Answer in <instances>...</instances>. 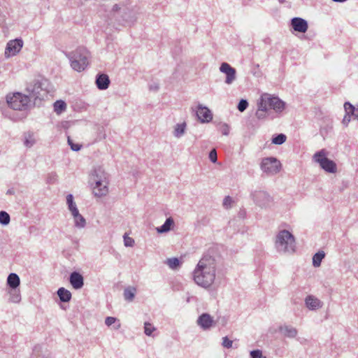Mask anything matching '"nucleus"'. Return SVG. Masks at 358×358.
<instances>
[{"label":"nucleus","mask_w":358,"mask_h":358,"mask_svg":"<svg viewBox=\"0 0 358 358\" xmlns=\"http://www.w3.org/2000/svg\"><path fill=\"white\" fill-rule=\"evenodd\" d=\"M216 266V260L213 257L204 255L194 270V282L202 287H209L215 281Z\"/></svg>","instance_id":"1"},{"label":"nucleus","mask_w":358,"mask_h":358,"mask_svg":"<svg viewBox=\"0 0 358 358\" xmlns=\"http://www.w3.org/2000/svg\"><path fill=\"white\" fill-rule=\"evenodd\" d=\"M275 246L280 252L293 253L296 248L294 236L287 230H281L276 235Z\"/></svg>","instance_id":"2"},{"label":"nucleus","mask_w":358,"mask_h":358,"mask_svg":"<svg viewBox=\"0 0 358 358\" xmlns=\"http://www.w3.org/2000/svg\"><path fill=\"white\" fill-rule=\"evenodd\" d=\"M6 101L9 107L15 110H25L29 107L30 99L27 95L17 92L13 95H8Z\"/></svg>","instance_id":"3"},{"label":"nucleus","mask_w":358,"mask_h":358,"mask_svg":"<svg viewBox=\"0 0 358 358\" xmlns=\"http://www.w3.org/2000/svg\"><path fill=\"white\" fill-rule=\"evenodd\" d=\"M281 167L280 162L273 157L263 158L260 164L262 171L268 175L277 174L280 172Z\"/></svg>","instance_id":"4"},{"label":"nucleus","mask_w":358,"mask_h":358,"mask_svg":"<svg viewBox=\"0 0 358 358\" xmlns=\"http://www.w3.org/2000/svg\"><path fill=\"white\" fill-rule=\"evenodd\" d=\"M313 158L315 162L320 164L321 168L325 171L331 173L336 172L337 168L336 163L326 157V152L324 150H322L316 152L314 155Z\"/></svg>","instance_id":"5"},{"label":"nucleus","mask_w":358,"mask_h":358,"mask_svg":"<svg viewBox=\"0 0 358 358\" xmlns=\"http://www.w3.org/2000/svg\"><path fill=\"white\" fill-rule=\"evenodd\" d=\"M43 83L40 81H34L27 87V95L29 99L34 100V104H40L43 99Z\"/></svg>","instance_id":"6"},{"label":"nucleus","mask_w":358,"mask_h":358,"mask_svg":"<svg viewBox=\"0 0 358 358\" xmlns=\"http://www.w3.org/2000/svg\"><path fill=\"white\" fill-rule=\"evenodd\" d=\"M260 99L269 109L274 110L276 113H280L285 109V103L277 96H272L268 94H264L261 96Z\"/></svg>","instance_id":"7"},{"label":"nucleus","mask_w":358,"mask_h":358,"mask_svg":"<svg viewBox=\"0 0 358 358\" xmlns=\"http://www.w3.org/2000/svg\"><path fill=\"white\" fill-rule=\"evenodd\" d=\"M251 195L255 203L261 208H268L273 202L271 196L264 191H255Z\"/></svg>","instance_id":"8"},{"label":"nucleus","mask_w":358,"mask_h":358,"mask_svg":"<svg viewBox=\"0 0 358 358\" xmlns=\"http://www.w3.org/2000/svg\"><path fill=\"white\" fill-rule=\"evenodd\" d=\"M220 72L226 75L225 83L227 85L232 84L236 79V71L228 63L223 62L220 66Z\"/></svg>","instance_id":"9"},{"label":"nucleus","mask_w":358,"mask_h":358,"mask_svg":"<svg viewBox=\"0 0 358 358\" xmlns=\"http://www.w3.org/2000/svg\"><path fill=\"white\" fill-rule=\"evenodd\" d=\"M66 55L69 59H73L85 62L87 66L88 65L90 53L85 48H78L74 52H69Z\"/></svg>","instance_id":"10"},{"label":"nucleus","mask_w":358,"mask_h":358,"mask_svg":"<svg viewBox=\"0 0 358 358\" xmlns=\"http://www.w3.org/2000/svg\"><path fill=\"white\" fill-rule=\"evenodd\" d=\"M23 46V41L22 39L16 38L10 41L6 45L5 55L7 57L14 56L20 52Z\"/></svg>","instance_id":"11"},{"label":"nucleus","mask_w":358,"mask_h":358,"mask_svg":"<svg viewBox=\"0 0 358 358\" xmlns=\"http://www.w3.org/2000/svg\"><path fill=\"white\" fill-rule=\"evenodd\" d=\"M196 323L203 330H208L215 325V322L208 313H202L198 317Z\"/></svg>","instance_id":"12"},{"label":"nucleus","mask_w":358,"mask_h":358,"mask_svg":"<svg viewBox=\"0 0 358 358\" xmlns=\"http://www.w3.org/2000/svg\"><path fill=\"white\" fill-rule=\"evenodd\" d=\"M291 26L295 31L300 33L306 32L308 28V22L306 20L299 17H293L291 20Z\"/></svg>","instance_id":"13"},{"label":"nucleus","mask_w":358,"mask_h":358,"mask_svg":"<svg viewBox=\"0 0 358 358\" xmlns=\"http://www.w3.org/2000/svg\"><path fill=\"white\" fill-rule=\"evenodd\" d=\"M91 180L94 183L99 184V181L105 182L108 180V175L102 166H97L93 170Z\"/></svg>","instance_id":"14"},{"label":"nucleus","mask_w":358,"mask_h":358,"mask_svg":"<svg viewBox=\"0 0 358 358\" xmlns=\"http://www.w3.org/2000/svg\"><path fill=\"white\" fill-rule=\"evenodd\" d=\"M196 115L201 122H209L213 119L211 111L207 107L202 105L198 106Z\"/></svg>","instance_id":"15"},{"label":"nucleus","mask_w":358,"mask_h":358,"mask_svg":"<svg viewBox=\"0 0 358 358\" xmlns=\"http://www.w3.org/2000/svg\"><path fill=\"white\" fill-rule=\"evenodd\" d=\"M69 282L75 289H81L84 285L83 276L77 271H73L71 273Z\"/></svg>","instance_id":"16"},{"label":"nucleus","mask_w":358,"mask_h":358,"mask_svg":"<svg viewBox=\"0 0 358 358\" xmlns=\"http://www.w3.org/2000/svg\"><path fill=\"white\" fill-rule=\"evenodd\" d=\"M108 180L105 182L99 181V184L94 183V185L92 187L94 195L98 197L106 196L108 192Z\"/></svg>","instance_id":"17"},{"label":"nucleus","mask_w":358,"mask_h":358,"mask_svg":"<svg viewBox=\"0 0 358 358\" xmlns=\"http://www.w3.org/2000/svg\"><path fill=\"white\" fill-rule=\"evenodd\" d=\"M95 83L99 90H105L108 88L110 81L108 75L100 73L96 76Z\"/></svg>","instance_id":"18"},{"label":"nucleus","mask_w":358,"mask_h":358,"mask_svg":"<svg viewBox=\"0 0 358 358\" xmlns=\"http://www.w3.org/2000/svg\"><path fill=\"white\" fill-rule=\"evenodd\" d=\"M279 331L285 337L294 338L297 335V330L296 328L289 325H283L279 327Z\"/></svg>","instance_id":"19"},{"label":"nucleus","mask_w":358,"mask_h":358,"mask_svg":"<svg viewBox=\"0 0 358 358\" xmlns=\"http://www.w3.org/2000/svg\"><path fill=\"white\" fill-rule=\"evenodd\" d=\"M306 306L310 310H316L320 307H322L321 301L318 299L313 296H308L305 300Z\"/></svg>","instance_id":"20"},{"label":"nucleus","mask_w":358,"mask_h":358,"mask_svg":"<svg viewBox=\"0 0 358 358\" xmlns=\"http://www.w3.org/2000/svg\"><path fill=\"white\" fill-rule=\"evenodd\" d=\"M20 280L19 276L14 273H11L7 278V285L12 289H16L20 285Z\"/></svg>","instance_id":"21"},{"label":"nucleus","mask_w":358,"mask_h":358,"mask_svg":"<svg viewBox=\"0 0 358 358\" xmlns=\"http://www.w3.org/2000/svg\"><path fill=\"white\" fill-rule=\"evenodd\" d=\"M57 295L62 302H69L71 299V293L64 287H60L57 290Z\"/></svg>","instance_id":"22"},{"label":"nucleus","mask_w":358,"mask_h":358,"mask_svg":"<svg viewBox=\"0 0 358 358\" xmlns=\"http://www.w3.org/2000/svg\"><path fill=\"white\" fill-rule=\"evenodd\" d=\"M174 221L173 218L168 217L161 227L157 228V231L159 234L166 233L171 230Z\"/></svg>","instance_id":"23"},{"label":"nucleus","mask_w":358,"mask_h":358,"mask_svg":"<svg viewBox=\"0 0 358 358\" xmlns=\"http://www.w3.org/2000/svg\"><path fill=\"white\" fill-rule=\"evenodd\" d=\"M74 219L75 226L78 228H84L86 224V220L84 217L79 213L78 210L77 213H74L71 214Z\"/></svg>","instance_id":"24"},{"label":"nucleus","mask_w":358,"mask_h":358,"mask_svg":"<svg viewBox=\"0 0 358 358\" xmlns=\"http://www.w3.org/2000/svg\"><path fill=\"white\" fill-rule=\"evenodd\" d=\"M24 144L27 148H31L33 146L36 142V138L35 134L33 132H27L24 135Z\"/></svg>","instance_id":"25"},{"label":"nucleus","mask_w":358,"mask_h":358,"mask_svg":"<svg viewBox=\"0 0 358 358\" xmlns=\"http://www.w3.org/2000/svg\"><path fill=\"white\" fill-rule=\"evenodd\" d=\"M186 127L187 124L185 122H183L182 123L180 124H176L173 131L174 136L176 138H180L181 136H182L185 133Z\"/></svg>","instance_id":"26"},{"label":"nucleus","mask_w":358,"mask_h":358,"mask_svg":"<svg viewBox=\"0 0 358 358\" xmlns=\"http://www.w3.org/2000/svg\"><path fill=\"white\" fill-rule=\"evenodd\" d=\"M258 109L256 112V116L258 119H263L266 117V113L268 110L264 103L261 99L258 101Z\"/></svg>","instance_id":"27"},{"label":"nucleus","mask_w":358,"mask_h":358,"mask_svg":"<svg viewBox=\"0 0 358 358\" xmlns=\"http://www.w3.org/2000/svg\"><path fill=\"white\" fill-rule=\"evenodd\" d=\"M136 293V289L134 287H128L124 290V298L127 301H132Z\"/></svg>","instance_id":"28"},{"label":"nucleus","mask_w":358,"mask_h":358,"mask_svg":"<svg viewBox=\"0 0 358 358\" xmlns=\"http://www.w3.org/2000/svg\"><path fill=\"white\" fill-rule=\"evenodd\" d=\"M71 62V66L72 69L76 71L80 72L84 71L87 66L85 62H80L78 60H75L73 59H69Z\"/></svg>","instance_id":"29"},{"label":"nucleus","mask_w":358,"mask_h":358,"mask_svg":"<svg viewBox=\"0 0 358 358\" xmlns=\"http://www.w3.org/2000/svg\"><path fill=\"white\" fill-rule=\"evenodd\" d=\"M325 257L324 251L321 250L316 252L313 257V265L314 267H319L321 265L322 259Z\"/></svg>","instance_id":"30"},{"label":"nucleus","mask_w":358,"mask_h":358,"mask_svg":"<svg viewBox=\"0 0 358 358\" xmlns=\"http://www.w3.org/2000/svg\"><path fill=\"white\" fill-rule=\"evenodd\" d=\"M66 203L68 205L69 210L71 213V214L74 213H77L78 210L76 203L73 201V196L71 194H69L66 196Z\"/></svg>","instance_id":"31"},{"label":"nucleus","mask_w":358,"mask_h":358,"mask_svg":"<svg viewBox=\"0 0 358 358\" xmlns=\"http://www.w3.org/2000/svg\"><path fill=\"white\" fill-rule=\"evenodd\" d=\"M66 108V104L62 100H57L54 103V110L57 114H61Z\"/></svg>","instance_id":"32"},{"label":"nucleus","mask_w":358,"mask_h":358,"mask_svg":"<svg viewBox=\"0 0 358 358\" xmlns=\"http://www.w3.org/2000/svg\"><path fill=\"white\" fill-rule=\"evenodd\" d=\"M286 135L284 134H279L273 137L272 143L280 145L283 144L286 141Z\"/></svg>","instance_id":"33"},{"label":"nucleus","mask_w":358,"mask_h":358,"mask_svg":"<svg viewBox=\"0 0 358 358\" xmlns=\"http://www.w3.org/2000/svg\"><path fill=\"white\" fill-rule=\"evenodd\" d=\"M10 299L9 301L13 303H19L21 300V296L19 291L13 289L9 292Z\"/></svg>","instance_id":"34"},{"label":"nucleus","mask_w":358,"mask_h":358,"mask_svg":"<svg viewBox=\"0 0 358 358\" xmlns=\"http://www.w3.org/2000/svg\"><path fill=\"white\" fill-rule=\"evenodd\" d=\"M10 217L9 214L3 210L0 211V224L2 225H8L10 223Z\"/></svg>","instance_id":"35"},{"label":"nucleus","mask_w":358,"mask_h":358,"mask_svg":"<svg viewBox=\"0 0 358 358\" xmlns=\"http://www.w3.org/2000/svg\"><path fill=\"white\" fill-rule=\"evenodd\" d=\"M356 107H355L352 104H351L350 102H345L344 103V109L345 111V113L350 115H353Z\"/></svg>","instance_id":"36"},{"label":"nucleus","mask_w":358,"mask_h":358,"mask_svg":"<svg viewBox=\"0 0 358 358\" xmlns=\"http://www.w3.org/2000/svg\"><path fill=\"white\" fill-rule=\"evenodd\" d=\"M167 264L171 268L175 269L180 265V261L176 257L170 258L167 260Z\"/></svg>","instance_id":"37"},{"label":"nucleus","mask_w":358,"mask_h":358,"mask_svg":"<svg viewBox=\"0 0 358 358\" xmlns=\"http://www.w3.org/2000/svg\"><path fill=\"white\" fill-rule=\"evenodd\" d=\"M155 330V328L152 326L149 322L144 324V332L147 336H151L152 333Z\"/></svg>","instance_id":"38"},{"label":"nucleus","mask_w":358,"mask_h":358,"mask_svg":"<svg viewBox=\"0 0 358 358\" xmlns=\"http://www.w3.org/2000/svg\"><path fill=\"white\" fill-rule=\"evenodd\" d=\"M248 102L246 99H241L238 106H237V108L238 110L240 111V112H243L244 110H246V108H248Z\"/></svg>","instance_id":"39"},{"label":"nucleus","mask_w":358,"mask_h":358,"mask_svg":"<svg viewBox=\"0 0 358 358\" xmlns=\"http://www.w3.org/2000/svg\"><path fill=\"white\" fill-rule=\"evenodd\" d=\"M222 345L225 348H231L233 345V341L230 340L227 336H224L222 338Z\"/></svg>","instance_id":"40"},{"label":"nucleus","mask_w":358,"mask_h":358,"mask_svg":"<svg viewBox=\"0 0 358 358\" xmlns=\"http://www.w3.org/2000/svg\"><path fill=\"white\" fill-rule=\"evenodd\" d=\"M124 244L126 247H132L134 245V240L128 236L127 234H124Z\"/></svg>","instance_id":"41"},{"label":"nucleus","mask_w":358,"mask_h":358,"mask_svg":"<svg viewBox=\"0 0 358 358\" xmlns=\"http://www.w3.org/2000/svg\"><path fill=\"white\" fill-rule=\"evenodd\" d=\"M220 131L222 132L223 135L227 136L229 134L230 127L227 124L224 123L220 125Z\"/></svg>","instance_id":"42"},{"label":"nucleus","mask_w":358,"mask_h":358,"mask_svg":"<svg viewBox=\"0 0 358 358\" xmlns=\"http://www.w3.org/2000/svg\"><path fill=\"white\" fill-rule=\"evenodd\" d=\"M68 143L71 147V149L73 151H78L81 148V145L79 144H75L73 143V141L70 138V137H68Z\"/></svg>","instance_id":"43"},{"label":"nucleus","mask_w":358,"mask_h":358,"mask_svg":"<svg viewBox=\"0 0 358 358\" xmlns=\"http://www.w3.org/2000/svg\"><path fill=\"white\" fill-rule=\"evenodd\" d=\"M232 203V199L229 196H227L224 197L223 200V206L225 208H229L231 207V204Z\"/></svg>","instance_id":"44"},{"label":"nucleus","mask_w":358,"mask_h":358,"mask_svg":"<svg viewBox=\"0 0 358 358\" xmlns=\"http://www.w3.org/2000/svg\"><path fill=\"white\" fill-rule=\"evenodd\" d=\"M250 356L252 358H262V352L260 350H255L250 352Z\"/></svg>","instance_id":"45"},{"label":"nucleus","mask_w":358,"mask_h":358,"mask_svg":"<svg viewBox=\"0 0 358 358\" xmlns=\"http://www.w3.org/2000/svg\"><path fill=\"white\" fill-rule=\"evenodd\" d=\"M209 159L213 163H215L217 162V152H216V150L215 149L212 150L210 152V153H209Z\"/></svg>","instance_id":"46"},{"label":"nucleus","mask_w":358,"mask_h":358,"mask_svg":"<svg viewBox=\"0 0 358 358\" xmlns=\"http://www.w3.org/2000/svg\"><path fill=\"white\" fill-rule=\"evenodd\" d=\"M46 180L50 182H54L55 181L57 180V174L54 172L50 173L48 177L46 178Z\"/></svg>","instance_id":"47"},{"label":"nucleus","mask_w":358,"mask_h":358,"mask_svg":"<svg viewBox=\"0 0 358 358\" xmlns=\"http://www.w3.org/2000/svg\"><path fill=\"white\" fill-rule=\"evenodd\" d=\"M117 321V318L115 317H107L105 320V324L110 327V325H112L113 324L115 323V322Z\"/></svg>","instance_id":"48"},{"label":"nucleus","mask_w":358,"mask_h":358,"mask_svg":"<svg viewBox=\"0 0 358 358\" xmlns=\"http://www.w3.org/2000/svg\"><path fill=\"white\" fill-rule=\"evenodd\" d=\"M352 115H348V114H345V115L344 116L343 119V121H342V123L345 125V126H348L349 122H350V117Z\"/></svg>","instance_id":"49"},{"label":"nucleus","mask_w":358,"mask_h":358,"mask_svg":"<svg viewBox=\"0 0 358 358\" xmlns=\"http://www.w3.org/2000/svg\"><path fill=\"white\" fill-rule=\"evenodd\" d=\"M150 90L157 91L159 90V85H150Z\"/></svg>","instance_id":"50"},{"label":"nucleus","mask_w":358,"mask_h":358,"mask_svg":"<svg viewBox=\"0 0 358 358\" xmlns=\"http://www.w3.org/2000/svg\"><path fill=\"white\" fill-rule=\"evenodd\" d=\"M120 9V7L117 4H115L112 8V10L114 12L118 11Z\"/></svg>","instance_id":"51"},{"label":"nucleus","mask_w":358,"mask_h":358,"mask_svg":"<svg viewBox=\"0 0 358 358\" xmlns=\"http://www.w3.org/2000/svg\"><path fill=\"white\" fill-rule=\"evenodd\" d=\"M355 119H357L358 120V106H357L356 108H355V113L352 115Z\"/></svg>","instance_id":"52"},{"label":"nucleus","mask_w":358,"mask_h":358,"mask_svg":"<svg viewBox=\"0 0 358 358\" xmlns=\"http://www.w3.org/2000/svg\"><path fill=\"white\" fill-rule=\"evenodd\" d=\"M332 1L334 2H337V3H343V2L346 1L347 0H332Z\"/></svg>","instance_id":"53"},{"label":"nucleus","mask_w":358,"mask_h":358,"mask_svg":"<svg viewBox=\"0 0 358 358\" xmlns=\"http://www.w3.org/2000/svg\"><path fill=\"white\" fill-rule=\"evenodd\" d=\"M14 193V191L13 189H8L7 191V194H13Z\"/></svg>","instance_id":"54"},{"label":"nucleus","mask_w":358,"mask_h":358,"mask_svg":"<svg viewBox=\"0 0 358 358\" xmlns=\"http://www.w3.org/2000/svg\"><path fill=\"white\" fill-rule=\"evenodd\" d=\"M120 327V323H118L116 327H115V329H118Z\"/></svg>","instance_id":"55"},{"label":"nucleus","mask_w":358,"mask_h":358,"mask_svg":"<svg viewBox=\"0 0 358 358\" xmlns=\"http://www.w3.org/2000/svg\"><path fill=\"white\" fill-rule=\"evenodd\" d=\"M278 1H279V2H280V3H283L285 1V0H278Z\"/></svg>","instance_id":"56"}]
</instances>
